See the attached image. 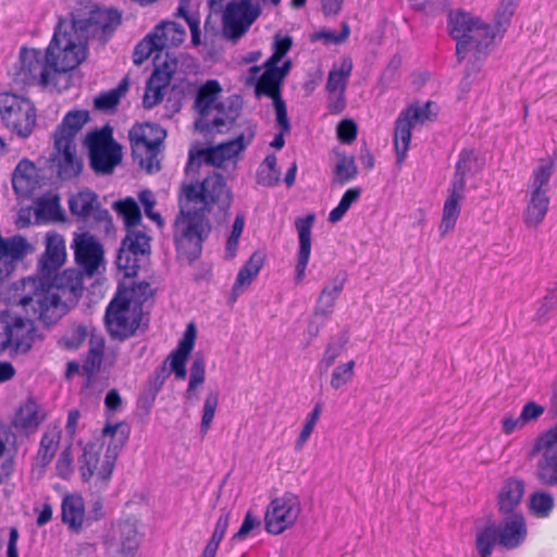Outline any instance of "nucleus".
<instances>
[{
    "instance_id": "f257e3e1",
    "label": "nucleus",
    "mask_w": 557,
    "mask_h": 557,
    "mask_svg": "<svg viewBox=\"0 0 557 557\" xmlns=\"http://www.w3.org/2000/svg\"><path fill=\"white\" fill-rule=\"evenodd\" d=\"M83 275L78 269H67L48 280L42 276L23 278L12 285L10 301L21 305L45 324L54 323L82 296Z\"/></svg>"
},
{
    "instance_id": "f03ea898",
    "label": "nucleus",
    "mask_w": 557,
    "mask_h": 557,
    "mask_svg": "<svg viewBox=\"0 0 557 557\" xmlns=\"http://www.w3.org/2000/svg\"><path fill=\"white\" fill-rule=\"evenodd\" d=\"M121 23V15L115 10L97 9L90 11L88 18H73L71 24L60 23L55 29L54 45L63 48L61 70L75 69L86 57L87 41L90 37L107 41Z\"/></svg>"
},
{
    "instance_id": "7ed1b4c3",
    "label": "nucleus",
    "mask_w": 557,
    "mask_h": 557,
    "mask_svg": "<svg viewBox=\"0 0 557 557\" xmlns=\"http://www.w3.org/2000/svg\"><path fill=\"white\" fill-rule=\"evenodd\" d=\"M152 296L147 282L123 283L106 311V325L111 337L126 339L135 334L143 318V305Z\"/></svg>"
},
{
    "instance_id": "20e7f679",
    "label": "nucleus",
    "mask_w": 557,
    "mask_h": 557,
    "mask_svg": "<svg viewBox=\"0 0 557 557\" xmlns=\"http://www.w3.org/2000/svg\"><path fill=\"white\" fill-rule=\"evenodd\" d=\"M127 436L125 425H107L102 430L101 443L94 442L85 446L79 459V471L84 481L94 480L96 484H106L110 480Z\"/></svg>"
},
{
    "instance_id": "39448f33",
    "label": "nucleus",
    "mask_w": 557,
    "mask_h": 557,
    "mask_svg": "<svg viewBox=\"0 0 557 557\" xmlns=\"http://www.w3.org/2000/svg\"><path fill=\"white\" fill-rule=\"evenodd\" d=\"M180 208L185 212L225 215L232 205L233 194L225 177L216 172L209 174L201 182L184 184L181 187Z\"/></svg>"
},
{
    "instance_id": "423d86ee",
    "label": "nucleus",
    "mask_w": 557,
    "mask_h": 557,
    "mask_svg": "<svg viewBox=\"0 0 557 557\" xmlns=\"http://www.w3.org/2000/svg\"><path fill=\"white\" fill-rule=\"evenodd\" d=\"M55 34L44 54L40 50L23 49L20 60L21 67L15 73L14 81L23 85H54V79L73 69L61 70L59 64L64 55L61 45H54Z\"/></svg>"
},
{
    "instance_id": "0eeeda50",
    "label": "nucleus",
    "mask_w": 557,
    "mask_h": 557,
    "mask_svg": "<svg viewBox=\"0 0 557 557\" xmlns=\"http://www.w3.org/2000/svg\"><path fill=\"white\" fill-rule=\"evenodd\" d=\"M88 120V111H70L55 131V161L59 166V175L64 180L78 175L82 170V162L76 156L74 138Z\"/></svg>"
},
{
    "instance_id": "6e6552de",
    "label": "nucleus",
    "mask_w": 557,
    "mask_h": 557,
    "mask_svg": "<svg viewBox=\"0 0 557 557\" xmlns=\"http://www.w3.org/2000/svg\"><path fill=\"white\" fill-rule=\"evenodd\" d=\"M12 287L8 292L9 310L0 313V352L11 347L15 351L26 352L30 349L34 341V320L41 319L32 317L21 306L10 301Z\"/></svg>"
},
{
    "instance_id": "1a4fd4ad",
    "label": "nucleus",
    "mask_w": 557,
    "mask_h": 557,
    "mask_svg": "<svg viewBox=\"0 0 557 557\" xmlns=\"http://www.w3.org/2000/svg\"><path fill=\"white\" fill-rule=\"evenodd\" d=\"M528 535L525 519L520 513H512L498 524H487L476 535V549L481 557H490L496 544L513 549L523 544Z\"/></svg>"
},
{
    "instance_id": "9d476101",
    "label": "nucleus",
    "mask_w": 557,
    "mask_h": 557,
    "mask_svg": "<svg viewBox=\"0 0 557 557\" xmlns=\"http://www.w3.org/2000/svg\"><path fill=\"white\" fill-rule=\"evenodd\" d=\"M166 133L158 125L146 123L131 128L128 137L134 160L147 173H156L160 170V147Z\"/></svg>"
},
{
    "instance_id": "9b49d317",
    "label": "nucleus",
    "mask_w": 557,
    "mask_h": 557,
    "mask_svg": "<svg viewBox=\"0 0 557 557\" xmlns=\"http://www.w3.org/2000/svg\"><path fill=\"white\" fill-rule=\"evenodd\" d=\"M210 227L206 219L196 212H185L181 208L174 224V240L180 258L188 262L198 258L201 243Z\"/></svg>"
},
{
    "instance_id": "f8f14e48",
    "label": "nucleus",
    "mask_w": 557,
    "mask_h": 557,
    "mask_svg": "<svg viewBox=\"0 0 557 557\" xmlns=\"http://www.w3.org/2000/svg\"><path fill=\"white\" fill-rule=\"evenodd\" d=\"M0 114L5 126L21 138L28 137L36 123L32 102L11 92L0 94Z\"/></svg>"
},
{
    "instance_id": "ddd939ff",
    "label": "nucleus",
    "mask_w": 557,
    "mask_h": 557,
    "mask_svg": "<svg viewBox=\"0 0 557 557\" xmlns=\"http://www.w3.org/2000/svg\"><path fill=\"white\" fill-rule=\"evenodd\" d=\"M85 144L89 150L90 165L98 174H110L122 160L121 146L112 138L108 126L89 133Z\"/></svg>"
},
{
    "instance_id": "4468645a",
    "label": "nucleus",
    "mask_w": 557,
    "mask_h": 557,
    "mask_svg": "<svg viewBox=\"0 0 557 557\" xmlns=\"http://www.w3.org/2000/svg\"><path fill=\"white\" fill-rule=\"evenodd\" d=\"M539 456L534 475L547 486L557 485V425L541 433L533 442L528 457Z\"/></svg>"
},
{
    "instance_id": "2eb2a0df",
    "label": "nucleus",
    "mask_w": 557,
    "mask_h": 557,
    "mask_svg": "<svg viewBox=\"0 0 557 557\" xmlns=\"http://www.w3.org/2000/svg\"><path fill=\"white\" fill-rule=\"evenodd\" d=\"M435 109L436 106L431 101L422 106L411 104L397 117L394 131V146L399 163H401L407 156L411 140V129L419 124L433 121L436 116Z\"/></svg>"
},
{
    "instance_id": "dca6fc26",
    "label": "nucleus",
    "mask_w": 557,
    "mask_h": 557,
    "mask_svg": "<svg viewBox=\"0 0 557 557\" xmlns=\"http://www.w3.org/2000/svg\"><path fill=\"white\" fill-rule=\"evenodd\" d=\"M261 13L258 0H233L223 13L222 33L232 41L242 38Z\"/></svg>"
},
{
    "instance_id": "f3484780",
    "label": "nucleus",
    "mask_w": 557,
    "mask_h": 557,
    "mask_svg": "<svg viewBox=\"0 0 557 557\" xmlns=\"http://www.w3.org/2000/svg\"><path fill=\"white\" fill-rule=\"evenodd\" d=\"M347 281V273L341 271L336 273L329 282L322 287L320 295L317 299L314 311L309 319L307 326V334L309 339L315 338L325 322L330 319L334 311L337 299L339 298L344 286Z\"/></svg>"
},
{
    "instance_id": "a211bd4d",
    "label": "nucleus",
    "mask_w": 557,
    "mask_h": 557,
    "mask_svg": "<svg viewBox=\"0 0 557 557\" xmlns=\"http://www.w3.org/2000/svg\"><path fill=\"white\" fill-rule=\"evenodd\" d=\"M71 248L74 250L78 270L87 277L99 275L106 269L104 250L101 243L91 234L75 233Z\"/></svg>"
},
{
    "instance_id": "6ab92c4d",
    "label": "nucleus",
    "mask_w": 557,
    "mask_h": 557,
    "mask_svg": "<svg viewBox=\"0 0 557 557\" xmlns=\"http://www.w3.org/2000/svg\"><path fill=\"white\" fill-rule=\"evenodd\" d=\"M300 512L299 497L292 493H285L269 504L264 516L265 530L278 535L296 523Z\"/></svg>"
},
{
    "instance_id": "aec40b11",
    "label": "nucleus",
    "mask_w": 557,
    "mask_h": 557,
    "mask_svg": "<svg viewBox=\"0 0 557 557\" xmlns=\"http://www.w3.org/2000/svg\"><path fill=\"white\" fill-rule=\"evenodd\" d=\"M242 102L238 97H230L219 102L203 117H198L195 122L197 131L205 134H223L233 128L240 116Z\"/></svg>"
},
{
    "instance_id": "412c9836",
    "label": "nucleus",
    "mask_w": 557,
    "mask_h": 557,
    "mask_svg": "<svg viewBox=\"0 0 557 557\" xmlns=\"http://www.w3.org/2000/svg\"><path fill=\"white\" fill-rule=\"evenodd\" d=\"M245 124V128L234 139L200 151L206 163L222 168L226 162L236 160L255 137V126L248 122Z\"/></svg>"
},
{
    "instance_id": "4be33fe9",
    "label": "nucleus",
    "mask_w": 557,
    "mask_h": 557,
    "mask_svg": "<svg viewBox=\"0 0 557 557\" xmlns=\"http://www.w3.org/2000/svg\"><path fill=\"white\" fill-rule=\"evenodd\" d=\"M177 60L170 58L169 52L165 51L164 62L157 64V69L147 83L143 99L145 108L150 109L163 99L165 89L170 84L171 76L175 72Z\"/></svg>"
},
{
    "instance_id": "5701e85b",
    "label": "nucleus",
    "mask_w": 557,
    "mask_h": 557,
    "mask_svg": "<svg viewBox=\"0 0 557 557\" xmlns=\"http://www.w3.org/2000/svg\"><path fill=\"white\" fill-rule=\"evenodd\" d=\"M492 40L490 26L479 20L470 32L466 33L465 38L457 40L456 49L459 61L468 54H472L475 61L481 62Z\"/></svg>"
},
{
    "instance_id": "b1692460",
    "label": "nucleus",
    "mask_w": 557,
    "mask_h": 557,
    "mask_svg": "<svg viewBox=\"0 0 557 557\" xmlns=\"http://www.w3.org/2000/svg\"><path fill=\"white\" fill-rule=\"evenodd\" d=\"M112 557H134L139 546V536L134 523L121 522L114 527L107 542Z\"/></svg>"
},
{
    "instance_id": "393cba45",
    "label": "nucleus",
    "mask_w": 557,
    "mask_h": 557,
    "mask_svg": "<svg viewBox=\"0 0 557 557\" xmlns=\"http://www.w3.org/2000/svg\"><path fill=\"white\" fill-rule=\"evenodd\" d=\"M66 259L65 240L58 233L49 232L46 234V250L39 261V276L50 278Z\"/></svg>"
},
{
    "instance_id": "a878e982",
    "label": "nucleus",
    "mask_w": 557,
    "mask_h": 557,
    "mask_svg": "<svg viewBox=\"0 0 557 557\" xmlns=\"http://www.w3.org/2000/svg\"><path fill=\"white\" fill-rule=\"evenodd\" d=\"M315 221V214L310 213L295 220V227L298 233L299 249L296 264V283L302 282L306 275V268L311 255V230Z\"/></svg>"
},
{
    "instance_id": "bb28decb",
    "label": "nucleus",
    "mask_w": 557,
    "mask_h": 557,
    "mask_svg": "<svg viewBox=\"0 0 557 557\" xmlns=\"http://www.w3.org/2000/svg\"><path fill=\"white\" fill-rule=\"evenodd\" d=\"M263 67V74L255 83L256 95L258 97L262 95L268 96L272 101L276 100V98H282L281 86L290 71L292 62L287 60L282 66L265 65L264 63Z\"/></svg>"
},
{
    "instance_id": "cd10ccee",
    "label": "nucleus",
    "mask_w": 557,
    "mask_h": 557,
    "mask_svg": "<svg viewBox=\"0 0 557 557\" xmlns=\"http://www.w3.org/2000/svg\"><path fill=\"white\" fill-rule=\"evenodd\" d=\"M463 199L465 189H462L461 183H457L455 186L449 187L448 196L443 206L442 220L438 226L442 237H445L454 231L460 215Z\"/></svg>"
},
{
    "instance_id": "c85d7f7f",
    "label": "nucleus",
    "mask_w": 557,
    "mask_h": 557,
    "mask_svg": "<svg viewBox=\"0 0 557 557\" xmlns=\"http://www.w3.org/2000/svg\"><path fill=\"white\" fill-rule=\"evenodd\" d=\"M47 411L41 404L33 398L25 400L13 419V425L26 433H34L46 420Z\"/></svg>"
},
{
    "instance_id": "c756f323",
    "label": "nucleus",
    "mask_w": 557,
    "mask_h": 557,
    "mask_svg": "<svg viewBox=\"0 0 557 557\" xmlns=\"http://www.w3.org/2000/svg\"><path fill=\"white\" fill-rule=\"evenodd\" d=\"M524 494V482L520 479L509 478L503 483L497 495V507L503 513H516L515 509L521 503Z\"/></svg>"
},
{
    "instance_id": "7c9ffc66",
    "label": "nucleus",
    "mask_w": 557,
    "mask_h": 557,
    "mask_svg": "<svg viewBox=\"0 0 557 557\" xmlns=\"http://www.w3.org/2000/svg\"><path fill=\"white\" fill-rule=\"evenodd\" d=\"M62 522L75 533L84 528L85 504L82 496L77 494L65 495L62 500Z\"/></svg>"
},
{
    "instance_id": "2f4dec72",
    "label": "nucleus",
    "mask_w": 557,
    "mask_h": 557,
    "mask_svg": "<svg viewBox=\"0 0 557 557\" xmlns=\"http://www.w3.org/2000/svg\"><path fill=\"white\" fill-rule=\"evenodd\" d=\"M196 326L190 323L183 338L180 341L177 348L171 355V369L175 373L176 379L184 380L186 377V368L185 363L187 357L194 348L195 339H196Z\"/></svg>"
},
{
    "instance_id": "473e14b6",
    "label": "nucleus",
    "mask_w": 557,
    "mask_h": 557,
    "mask_svg": "<svg viewBox=\"0 0 557 557\" xmlns=\"http://www.w3.org/2000/svg\"><path fill=\"white\" fill-rule=\"evenodd\" d=\"M265 261L264 252L255 251L248 261L240 268L236 281L233 285V297L236 298L243 294L258 276Z\"/></svg>"
},
{
    "instance_id": "72a5a7b5",
    "label": "nucleus",
    "mask_w": 557,
    "mask_h": 557,
    "mask_svg": "<svg viewBox=\"0 0 557 557\" xmlns=\"http://www.w3.org/2000/svg\"><path fill=\"white\" fill-rule=\"evenodd\" d=\"M151 38L162 51L170 47H177L184 42L186 38L185 27L173 21H163L154 27Z\"/></svg>"
},
{
    "instance_id": "f704fd0d",
    "label": "nucleus",
    "mask_w": 557,
    "mask_h": 557,
    "mask_svg": "<svg viewBox=\"0 0 557 557\" xmlns=\"http://www.w3.org/2000/svg\"><path fill=\"white\" fill-rule=\"evenodd\" d=\"M36 168L29 160H22L14 170L12 185L20 196H27L36 187Z\"/></svg>"
},
{
    "instance_id": "c9c22d12",
    "label": "nucleus",
    "mask_w": 557,
    "mask_h": 557,
    "mask_svg": "<svg viewBox=\"0 0 557 557\" xmlns=\"http://www.w3.org/2000/svg\"><path fill=\"white\" fill-rule=\"evenodd\" d=\"M549 205L546 194L529 193L528 205L523 214L528 227H537L544 220Z\"/></svg>"
},
{
    "instance_id": "e433bc0d",
    "label": "nucleus",
    "mask_w": 557,
    "mask_h": 557,
    "mask_svg": "<svg viewBox=\"0 0 557 557\" xmlns=\"http://www.w3.org/2000/svg\"><path fill=\"white\" fill-rule=\"evenodd\" d=\"M222 88L218 81H208L203 84L197 94L195 107L198 111V117H203L206 112H210L215 104L219 102L218 97L220 96Z\"/></svg>"
},
{
    "instance_id": "4c0bfd02",
    "label": "nucleus",
    "mask_w": 557,
    "mask_h": 557,
    "mask_svg": "<svg viewBox=\"0 0 557 557\" xmlns=\"http://www.w3.org/2000/svg\"><path fill=\"white\" fill-rule=\"evenodd\" d=\"M35 213L38 221H64L60 198L54 195L39 198L36 202Z\"/></svg>"
},
{
    "instance_id": "58836bf2",
    "label": "nucleus",
    "mask_w": 557,
    "mask_h": 557,
    "mask_svg": "<svg viewBox=\"0 0 557 557\" xmlns=\"http://www.w3.org/2000/svg\"><path fill=\"white\" fill-rule=\"evenodd\" d=\"M104 352V341L100 336H91L89 339V349L84 364L83 372L91 377L99 372Z\"/></svg>"
},
{
    "instance_id": "ea45409f",
    "label": "nucleus",
    "mask_w": 557,
    "mask_h": 557,
    "mask_svg": "<svg viewBox=\"0 0 557 557\" xmlns=\"http://www.w3.org/2000/svg\"><path fill=\"white\" fill-rule=\"evenodd\" d=\"M351 70L352 63L349 59H344L339 65H334L326 82L327 92H345Z\"/></svg>"
},
{
    "instance_id": "a19ab883",
    "label": "nucleus",
    "mask_w": 557,
    "mask_h": 557,
    "mask_svg": "<svg viewBox=\"0 0 557 557\" xmlns=\"http://www.w3.org/2000/svg\"><path fill=\"white\" fill-rule=\"evenodd\" d=\"M98 203L97 195L89 189L77 193L69 200L72 214L84 219L91 215L92 210Z\"/></svg>"
},
{
    "instance_id": "79ce46f5",
    "label": "nucleus",
    "mask_w": 557,
    "mask_h": 557,
    "mask_svg": "<svg viewBox=\"0 0 557 557\" xmlns=\"http://www.w3.org/2000/svg\"><path fill=\"white\" fill-rule=\"evenodd\" d=\"M206 379V358L202 352L194 356L190 367L188 387L185 392V398L191 400L197 397V388L200 387Z\"/></svg>"
},
{
    "instance_id": "37998d69",
    "label": "nucleus",
    "mask_w": 557,
    "mask_h": 557,
    "mask_svg": "<svg viewBox=\"0 0 557 557\" xmlns=\"http://www.w3.org/2000/svg\"><path fill=\"white\" fill-rule=\"evenodd\" d=\"M554 170V163L550 160H543L533 171L530 190L531 194H546L548 183Z\"/></svg>"
},
{
    "instance_id": "c03bdc74",
    "label": "nucleus",
    "mask_w": 557,
    "mask_h": 557,
    "mask_svg": "<svg viewBox=\"0 0 557 557\" xmlns=\"http://www.w3.org/2000/svg\"><path fill=\"white\" fill-rule=\"evenodd\" d=\"M479 20L466 12H451L448 21L450 35L456 41L465 38Z\"/></svg>"
},
{
    "instance_id": "a18cd8bd",
    "label": "nucleus",
    "mask_w": 557,
    "mask_h": 557,
    "mask_svg": "<svg viewBox=\"0 0 557 557\" xmlns=\"http://www.w3.org/2000/svg\"><path fill=\"white\" fill-rule=\"evenodd\" d=\"M347 343L348 336L346 334L331 338L319 362V368L327 371L335 363L336 359L341 357Z\"/></svg>"
},
{
    "instance_id": "49530a36",
    "label": "nucleus",
    "mask_w": 557,
    "mask_h": 557,
    "mask_svg": "<svg viewBox=\"0 0 557 557\" xmlns=\"http://www.w3.org/2000/svg\"><path fill=\"white\" fill-rule=\"evenodd\" d=\"M59 441L60 432L57 429L48 430L42 435L37 453V460L42 467L47 466L54 457Z\"/></svg>"
},
{
    "instance_id": "de8ad7c7",
    "label": "nucleus",
    "mask_w": 557,
    "mask_h": 557,
    "mask_svg": "<svg viewBox=\"0 0 557 557\" xmlns=\"http://www.w3.org/2000/svg\"><path fill=\"white\" fill-rule=\"evenodd\" d=\"M122 246L131 250L133 253H138L141 257L150 252V238L140 230H127V234L122 242Z\"/></svg>"
},
{
    "instance_id": "09e8293b",
    "label": "nucleus",
    "mask_w": 557,
    "mask_h": 557,
    "mask_svg": "<svg viewBox=\"0 0 557 557\" xmlns=\"http://www.w3.org/2000/svg\"><path fill=\"white\" fill-rule=\"evenodd\" d=\"M228 523H230V512L226 510H222V512L215 523L213 534L201 554L202 556L215 557L219 545H220L221 541L223 540L225 532L228 528Z\"/></svg>"
},
{
    "instance_id": "8fccbe9b",
    "label": "nucleus",
    "mask_w": 557,
    "mask_h": 557,
    "mask_svg": "<svg viewBox=\"0 0 557 557\" xmlns=\"http://www.w3.org/2000/svg\"><path fill=\"white\" fill-rule=\"evenodd\" d=\"M162 50L157 45V41L151 38V34L148 35L143 41H140L134 51V63L141 64L145 60L150 58L153 53L154 55V62L157 64H162L164 60H161L162 58Z\"/></svg>"
},
{
    "instance_id": "3c124183",
    "label": "nucleus",
    "mask_w": 557,
    "mask_h": 557,
    "mask_svg": "<svg viewBox=\"0 0 557 557\" xmlns=\"http://www.w3.org/2000/svg\"><path fill=\"white\" fill-rule=\"evenodd\" d=\"M358 174L357 165L352 157H339L335 169L333 182L338 185H345L352 181Z\"/></svg>"
},
{
    "instance_id": "603ef678",
    "label": "nucleus",
    "mask_w": 557,
    "mask_h": 557,
    "mask_svg": "<svg viewBox=\"0 0 557 557\" xmlns=\"http://www.w3.org/2000/svg\"><path fill=\"white\" fill-rule=\"evenodd\" d=\"M117 213L123 218L127 230L137 226L141 220L140 209L137 202L131 198L114 203Z\"/></svg>"
},
{
    "instance_id": "864d4df0",
    "label": "nucleus",
    "mask_w": 557,
    "mask_h": 557,
    "mask_svg": "<svg viewBox=\"0 0 557 557\" xmlns=\"http://www.w3.org/2000/svg\"><path fill=\"white\" fill-rule=\"evenodd\" d=\"M361 196L360 187H352L345 191L339 203L329 214V222L337 223L341 221L352 203L357 202Z\"/></svg>"
},
{
    "instance_id": "5fc2aeb1",
    "label": "nucleus",
    "mask_w": 557,
    "mask_h": 557,
    "mask_svg": "<svg viewBox=\"0 0 557 557\" xmlns=\"http://www.w3.org/2000/svg\"><path fill=\"white\" fill-rule=\"evenodd\" d=\"M127 83L122 82L116 88L99 95L94 100L95 108L99 111H110L114 109L121 97L126 92Z\"/></svg>"
},
{
    "instance_id": "6e6d98bb",
    "label": "nucleus",
    "mask_w": 557,
    "mask_h": 557,
    "mask_svg": "<svg viewBox=\"0 0 557 557\" xmlns=\"http://www.w3.org/2000/svg\"><path fill=\"white\" fill-rule=\"evenodd\" d=\"M355 367L356 362L354 360L336 366L331 375V387L338 391L350 383L355 376Z\"/></svg>"
},
{
    "instance_id": "4d7b16f0",
    "label": "nucleus",
    "mask_w": 557,
    "mask_h": 557,
    "mask_svg": "<svg viewBox=\"0 0 557 557\" xmlns=\"http://www.w3.org/2000/svg\"><path fill=\"white\" fill-rule=\"evenodd\" d=\"M258 182L264 186H273L280 182V171L276 166V157L268 156L258 170Z\"/></svg>"
},
{
    "instance_id": "13d9d810",
    "label": "nucleus",
    "mask_w": 557,
    "mask_h": 557,
    "mask_svg": "<svg viewBox=\"0 0 557 557\" xmlns=\"http://www.w3.org/2000/svg\"><path fill=\"white\" fill-rule=\"evenodd\" d=\"M10 438L11 432L4 426H0V484L3 482L4 478L9 476L13 468L8 449Z\"/></svg>"
},
{
    "instance_id": "bf43d9fd",
    "label": "nucleus",
    "mask_w": 557,
    "mask_h": 557,
    "mask_svg": "<svg viewBox=\"0 0 557 557\" xmlns=\"http://www.w3.org/2000/svg\"><path fill=\"white\" fill-rule=\"evenodd\" d=\"M554 508V497L546 492H536L530 497V509L540 518L547 517Z\"/></svg>"
},
{
    "instance_id": "052dcab7",
    "label": "nucleus",
    "mask_w": 557,
    "mask_h": 557,
    "mask_svg": "<svg viewBox=\"0 0 557 557\" xmlns=\"http://www.w3.org/2000/svg\"><path fill=\"white\" fill-rule=\"evenodd\" d=\"M138 253H133L127 248L121 246L117 258L116 265L119 270L124 272L126 277H133L136 275L137 270L139 269V257Z\"/></svg>"
},
{
    "instance_id": "680f3d73",
    "label": "nucleus",
    "mask_w": 557,
    "mask_h": 557,
    "mask_svg": "<svg viewBox=\"0 0 557 557\" xmlns=\"http://www.w3.org/2000/svg\"><path fill=\"white\" fill-rule=\"evenodd\" d=\"M218 405L219 394L213 391L208 392L203 401L202 418L200 425L202 433H207V431L210 429Z\"/></svg>"
},
{
    "instance_id": "e2e57ef3",
    "label": "nucleus",
    "mask_w": 557,
    "mask_h": 557,
    "mask_svg": "<svg viewBox=\"0 0 557 557\" xmlns=\"http://www.w3.org/2000/svg\"><path fill=\"white\" fill-rule=\"evenodd\" d=\"M473 153L471 151H462L456 164V172L450 186L461 183L462 189L466 190V175L472 169Z\"/></svg>"
},
{
    "instance_id": "0e129e2a",
    "label": "nucleus",
    "mask_w": 557,
    "mask_h": 557,
    "mask_svg": "<svg viewBox=\"0 0 557 557\" xmlns=\"http://www.w3.org/2000/svg\"><path fill=\"white\" fill-rule=\"evenodd\" d=\"M292 47V38L290 37H281L275 36L274 42H273V53L272 55L265 61V65H275L281 62L283 57L289 51Z\"/></svg>"
},
{
    "instance_id": "69168bd1",
    "label": "nucleus",
    "mask_w": 557,
    "mask_h": 557,
    "mask_svg": "<svg viewBox=\"0 0 557 557\" xmlns=\"http://www.w3.org/2000/svg\"><path fill=\"white\" fill-rule=\"evenodd\" d=\"M86 219H89L94 224V227L99 232L108 233L112 228V220L109 211L101 209L99 203L92 210L91 215Z\"/></svg>"
},
{
    "instance_id": "338daca9",
    "label": "nucleus",
    "mask_w": 557,
    "mask_h": 557,
    "mask_svg": "<svg viewBox=\"0 0 557 557\" xmlns=\"http://www.w3.org/2000/svg\"><path fill=\"white\" fill-rule=\"evenodd\" d=\"M244 225H245L244 215L238 214L235 218V221H234L233 227H232V233L226 243V251H227L230 258H233L235 256L237 245H238V239L243 233Z\"/></svg>"
},
{
    "instance_id": "774afa93",
    "label": "nucleus",
    "mask_w": 557,
    "mask_h": 557,
    "mask_svg": "<svg viewBox=\"0 0 557 557\" xmlns=\"http://www.w3.org/2000/svg\"><path fill=\"white\" fill-rule=\"evenodd\" d=\"M350 34L349 25L344 22L342 23V32L339 35H336L333 30L323 29L314 35L315 39L324 40L326 44H342L344 42Z\"/></svg>"
}]
</instances>
